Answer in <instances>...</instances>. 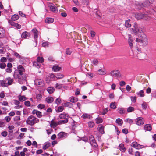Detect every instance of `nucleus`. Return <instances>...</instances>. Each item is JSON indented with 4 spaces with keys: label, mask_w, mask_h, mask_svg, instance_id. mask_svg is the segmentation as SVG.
Masks as SVG:
<instances>
[{
    "label": "nucleus",
    "mask_w": 156,
    "mask_h": 156,
    "mask_svg": "<svg viewBox=\"0 0 156 156\" xmlns=\"http://www.w3.org/2000/svg\"><path fill=\"white\" fill-rule=\"evenodd\" d=\"M131 146L134 147L137 149L142 148L143 147V146L138 144L136 142H133L131 145Z\"/></svg>",
    "instance_id": "6e6552de"
},
{
    "label": "nucleus",
    "mask_w": 156,
    "mask_h": 156,
    "mask_svg": "<svg viewBox=\"0 0 156 156\" xmlns=\"http://www.w3.org/2000/svg\"><path fill=\"white\" fill-rule=\"evenodd\" d=\"M19 99L21 101H23L26 100V98L24 96H19Z\"/></svg>",
    "instance_id": "72a5a7b5"
},
{
    "label": "nucleus",
    "mask_w": 156,
    "mask_h": 156,
    "mask_svg": "<svg viewBox=\"0 0 156 156\" xmlns=\"http://www.w3.org/2000/svg\"><path fill=\"white\" fill-rule=\"evenodd\" d=\"M92 63L94 65H96L98 63V61L97 59H94L92 61Z\"/></svg>",
    "instance_id": "bf43d9fd"
},
{
    "label": "nucleus",
    "mask_w": 156,
    "mask_h": 156,
    "mask_svg": "<svg viewBox=\"0 0 156 156\" xmlns=\"http://www.w3.org/2000/svg\"><path fill=\"white\" fill-rule=\"evenodd\" d=\"M48 6L49 8V9L51 10L52 11L55 12L56 11V8L54 6L52 5L51 4H49L48 5Z\"/></svg>",
    "instance_id": "412c9836"
},
{
    "label": "nucleus",
    "mask_w": 156,
    "mask_h": 156,
    "mask_svg": "<svg viewBox=\"0 0 156 156\" xmlns=\"http://www.w3.org/2000/svg\"><path fill=\"white\" fill-rule=\"evenodd\" d=\"M144 129L145 131H150L152 129L151 125L150 124H146L144 126Z\"/></svg>",
    "instance_id": "dca6fc26"
},
{
    "label": "nucleus",
    "mask_w": 156,
    "mask_h": 156,
    "mask_svg": "<svg viewBox=\"0 0 156 156\" xmlns=\"http://www.w3.org/2000/svg\"><path fill=\"white\" fill-rule=\"evenodd\" d=\"M37 61L39 63H42L44 61V59L42 57H38L37 58Z\"/></svg>",
    "instance_id": "f704fd0d"
},
{
    "label": "nucleus",
    "mask_w": 156,
    "mask_h": 156,
    "mask_svg": "<svg viewBox=\"0 0 156 156\" xmlns=\"http://www.w3.org/2000/svg\"><path fill=\"white\" fill-rule=\"evenodd\" d=\"M19 18L18 15H14L12 17L11 19L12 20L16 21Z\"/></svg>",
    "instance_id": "7c9ffc66"
},
{
    "label": "nucleus",
    "mask_w": 156,
    "mask_h": 156,
    "mask_svg": "<svg viewBox=\"0 0 156 156\" xmlns=\"http://www.w3.org/2000/svg\"><path fill=\"white\" fill-rule=\"evenodd\" d=\"M18 72L15 71L14 73V77L16 79H18L19 83L23 84L26 81V77L23 75V73L25 70L23 66L21 65H19L17 67Z\"/></svg>",
    "instance_id": "f257e3e1"
},
{
    "label": "nucleus",
    "mask_w": 156,
    "mask_h": 156,
    "mask_svg": "<svg viewBox=\"0 0 156 156\" xmlns=\"http://www.w3.org/2000/svg\"><path fill=\"white\" fill-rule=\"evenodd\" d=\"M138 37L136 39V42L142 43L144 46H146L148 44V39L147 36L144 34L143 31L137 34Z\"/></svg>",
    "instance_id": "f03ea898"
},
{
    "label": "nucleus",
    "mask_w": 156,
    "mask_h": 156,
    "mask_svg": "<svg viewBox=\"0 0 156 156\" xmlns=\"http://www.w3.org/2000/svg\"><path fill=\"white\" fill-rule=\"evenodd\" d=\"M25 105L27 106H29L30 105V103L29 101H26L24 102Z\"/></svg>",
    "instance_id": "69168bd1"
},
{
    "label": "nucleus",
    "mask_w": 156,
    "mask_h": 156,
    "mask_svg": "<svg viewBox=\"0 0 156 156\" xmlns=\"http://www.w3.org/2000/svg\"><path fill=\"white\" fill-rule=\"evenodd\" d=\"M82 118L84 119H90V116L89 114L86 113L84 114L82 116Z\"/></svg>",
    "instance_id": "c9c22d12"
},
{
    "label": "nucleus",
    "mask_w": 156,
    "mask_h": 156,
    "mask_svg": "<svg viewBox=\"0 0 156 156\" xmlns=\"http://www.w3.org/2000/svg\"><path fill=\"white\" fill-rule=\"evenodd\" d=\"M96 123L97 124H99L102 122V119L101 118H98L95 119Z\"/></svg>",
    "instance_id": "473e14b6"
},
{
    "label": "nucleus",
    "mask_w": 156,
    "mask_h": 156,
    "mask_svg": "<svg viewBox=\"0 0 156 156\" xmlns=\"http://www.w3.org/2000/svg\"><path fill=\"white\" fill-rule=\"evenodd\" d=\"M98 130L101 133L103 134L104 133V127L103 126L101 125H100L98 126Z\"/></svg>",
    "instance_id": "4be33fe9"
},
{
    "label": "nucleus",
    "mask_w": 156,
    "mask_h": 156,
    "mask_svg": "<svg viewBox=\"0 0 156 156\" xmlns=\"http://www.w3.org/2000/svg\"><path fill=\"white\" fill-rule=\"evenodd\" d=\"M108 111V108H107L103 110V112L101 114L104 115L106 114Z\"/></svg>",
    "instance_id": "5fc2aeb1"
},
{
    "label": "nucleus",
    "mask_w": 156,
    "mask_h": 156,
    "mask_svg": "<svg viewBox=\"0 0 156 156\" xmlns=\"http://www.w3.org/2000/svg\"><path fill=\"white\" fill-rule=\"evenodd\" d=\"M54 99L51 97H48L45 99V101L48 103H50L53 102Z\"/></svg>",
    "instance_id": "f3484780"
},
{
    "label": "nucleus",
    "mask_w": 156,
    "mask_h": 156,
    "mask_svg": "<svg viewBox=\"0 0 156 156\" xmlns=\"http://www.w3.org/2000/svg\"><path fill=\"white\" fill-rule=\"evenodd\" d=\"M32 113L33 114H36L37 116L40 118L42 116V113L41 112L36 110H33Z\"/></svg>",
    "instance_id": "9b49d317"
},
{
    "label": "nucleus",
    "mask_w": 156,
    "mask_h": 156,
    "mask_svg": "<svg viewBox=\"0 0 156 156\" xmlns=\"http://www.w3.org/2000/svg\"><path fill=\"white\" fill-rule=\"evenodd\" d=\"M6 58L4 57H2L0 59V61L2 63L6 62Z\"/></svg>",
    "instance_id": "13d9d810"
},
{
    "label": "nucleus",
    "mask_w": 156,
    "mask_h": 156,
    "mask_svg": "<svg viewBox=\"0 0 156 156\" xmlns=\"http://www.w3.org/2000/svg\"><path fill=\"white\" fill-rule=\"evenodd\" d=\"M64 76L61 74H58L57 75L55 76L57 79H60L63 78Z\"/></svg>",
    "instance_id": "79ce46f5"
},
{
    "label": "nucleus",
    "mask_w": 156,
    "mask_h": 156,
    "mask_svg": "<svg viewBox=\"0 0 156 156\" xmlns=\"http://www.w3.org/2000/svg\"><path fill=\"white\" fill-rule=\"evenodd\" d=\"M134 110V108L133 107H129L127 109V112H130Z\"/></svg>",
    "instance_id": "3c124183"
},
{
    "label": "nucleus",
    "mask_w": 156,
    "mask_h": 156,
    "mask_svg": "<svg viewBox=\"0 0 156 156\" xmlns=\"http://www.w3.org/2000/svg\"><path fill=\"white\" fill-rule=\"evenodd\" d=\"M119 113L123 114L124 113V111L123 108H120L117 109Z\"/></svg>",
    "instance_id": "6e6d98bb"
},
{
    "label": "nucleus",
    "mask_w": 156,
    "mask_h": 156,
    "mask_svg": "<svg viewBox=\"0 0 156 156\" xmlns=\"http://www.w3.org/2000/svg\"><path fill=\"white\" fill-rule=\"evenodd\" d=\"M55 87L56 88L60 89L62 87V85L61 84H58L57 83L55 85Z\"/></svg>",
    "instance_id": "864d4df0"
},
{
    "label": "nucleus",
    "mask_w": 156,
    "mask_h": 156,
    "mask_svg": "<svg viewBox=\"0 0 156 156\" xmlns=\"http://www.w3.org/2000/svg\"><path fill=\"white\" fill-rule=\"evenodd\" d=\"M130 98L132 102H135L136 101V97H131Z\"/></svg>",
    "instance_id": "e2e57ef3"
},
{
    "label": "nucleus",
    "mask_w": 156,
    "mask_h": 156,
    "mask_svg": "<svg viewBox=\"0 0 156 156\" xmlns=\"http://www.w3.org/2000/svg\"><path fill=\"white\" fill-rule=\"evenodd\" d=\"M7 134L8 133L6 131L3 132L1 133L2 135L3 136H7Z\"/></svg>",
    "instance_id": "0e129e2a"
},
{
    "label": "nucleus",
    "mask_w": 156,
    "mask_h": 156,
    "mask_svg": "<svg viewBox=\"0 0 156 156\" xmlns=\"http://www.w3.org/2000/svg\"><path fill=\"white\" fill-rule=\"evenodd\" d=\"M68 122V120L67 119H65L64 120H60L58 122L59 125L62 124L66 123Z\"/></svg>",
    "instance_id": "4c0bfd02"
},
{
    "label": "nucleus",
    "mask_w": 156,
    "mask_h": 156,
    "mask_svg": "<svg viewBox=\"0 0 156 156\" xmlns=\"http://www.w3.org/2000/svg\"><path fill=\"white\" fill-rule=\"evenodd\" d=\"M130 30L131 33L135 34H137L143 31L136 23H135L133 24L132 27L130 29Z\"/></svg>",
    "instance_id": "7ed1b4c3"
},
{
    "label": "nucleus",
    "mask_w": 156,
    "mask_h": 156,
    "mask_svg": "<svg viewBox=\"0 0 156 156\" xmlns=\"http://www.w3.org/2000/svg\"><path fill=\"white\" fill-rule=\"evenodd\" d=\"M5 31L4 29L0 27V38H2L4 37Z\"/></svg>",
    "instance_id": "a211bd4d"
},
{
    "label": "nucleus",
    "mask_w": 156,
    "mask_h": 156,
    "mask_svg": "<svg viewBox=\"0 0 156 156\" xmlns=\"http://www.w3.org/2000/svg\"><path fill=\"white\" fill-rule=\"evenodd\" d=\"M57 136L59 139L63 138L66 136V133L61 132L59 133L58 135Z\"/></svg>",
    "instance_id": "4468645a"
},
{
    "label": "nucleus",
    "mask_w": 156,
    "mask_h": 156,
    "mask_svg": "<svg viewBox=\"0 0 156 156\" xmlns=\"http://www.w3.org/2000/svg\"><path fill=\"white\" fill-rule=\"evenodd\" d=\"M50 145V143H46L43 146V148L45 150L48 148Z\"/></svg>",
    "instance_id": "49530a36"
},
{
    "label": "nucleus",
    "mask_w": 156,
    "mask_h": 156,
    "mask_svg": "<svg viewBox=\"0 0 156 156\" xmlns=\"http://www.w3.org/2000/svg\"><path fill=\"white\" fill-rule=\"evenodd\" d=\"M138 95H140V97H143L144 96V92L143 90H141L140 92L137 93Z\"/></svg>",
    "instance_id": "a19ab883"
},
{
    "label": "nucleus",
    "mask_w": 156,
    "mask_h": 156,
    "mask_svg": "<svg viewBox=\"0 0 156 156\" xmlns=\"http://www.w3.org/2000/svg\"><path fill=\"white\" fill-rule=\"evenodd\" d=\"M42 97V95L41 94H38L36 97V98L38 100H40Z\"/></svg>",
    "instance_id": "4d7b16f0"
},
{
    "label": "nucleus",
    "mask_w": 156,
    "mask_h": 156,
    "mask_svg": "<svg viewBox=\"0 0 156 156\" xmlns=\"http://www.w3.org/2000/svg\"><path fill=\"white\" fill-rule=\"evenodd\" d=\"M54 89L53 87H49L47 89V91L49 94H52L54 91Z\"/></svg>",
    "instance_id": "c85d7f7f"
},
{
    "label": "nucleus",
    "mask_w": 156,
    "mask_h": 156,
    "mask_svg": "<svg viewBox=\"0 0 156 156\" xmlns=\"http://www.w3.org/2000/svg\"><path fill=\"white\" fill-rule=\"evenodd\" d=\"M0 82L1 85L2 87H7L8 86L5 81L4 80H0Z\"/></svg>",
    "instance_id": "cd10ccee"
},
{
    "label": "nucleus",
    "mask_w": 156,
    "mask_h": 156,
    "mask_svg": "<svg viewBox=\"0 0 156 156\" xmlns=\"http://www.w3.org/2000/svg\"><path fill=\"white\" fill-rule=\"evenodd\" d=\"M142 108L144 109H146L147 108V105L145 103H144L142 104Z\"/></svg>",
    "instance_id": "774afa93"
},
{
    "label": "nucleus",
    "mask_w": 156,
    "mask_h": 156,
    "mask_svg": "<svg viewBox=\"0 0 156 156\" xmlns=\"http://www.w3.org/2000/svg\"><path fill=\"white\" fill-rule=\"evenodd\" d=\"M39 119L32 116L29 117L26 120V123L32 126L39 122Z\"/></svg>",
    "instance_id": "20e7f679"
},
{
    "label": "nucleus",
    "mask_w": 156,
    "mask_h": 156,
    "mask_svg": "<svg viewBox=\"0 0 156 156\" xmlns=\"http://www.w3.org/2000/svg\"><path fill=\"white\" fill-rule=\"evenodd\" d=\"M88 126L89 128H92L94 126V123L92 122H89L88 123Z\"/></svg>",
    "instance_id": "e433bc0d"
},
{
    "label": "nucleus",
    "mask_w": 156,
    "mask_h": 156,
    "mask_svg": "<svg viewBox=\"0 0 156 156\" xmlns=\"http://www.w3.org/2000/svg\"><path fill=\"white\" fill-rule=\"evenodd\" d=\"M59 125L58 122L52 120L50 122V126L51 127L55 128Z\"/></svg>",
    "instance_id": "1a4fd4ad"
},
{
    "label": "nucleus",
    "mask_w": 156,
    "mask_h": 156,
    "mask_svg": "<svg viewBox=\"0 0 156 156\" xmlns=\"http://www.w3.org/2000/svg\"><path fill=\"white\" fill-rule=\"evenodd\" d=\"M11 119V118L9 116H6L5 118V119L7 122H9Z\"/></svg>",
    "instance_id": "338daca9"
},
{
    "label": "nucleus",
    "mask_w": 156,
    "mask_h": 156,
    "mask_svg": "<svg viewBox=\"0 0 156 156\" xmlns=\"http://www.w3.org/2000/svg\"><path fill=\"white\" fill-rule=\"evenodd\" d=\"M45 22L48 23H52L54 22V19L51 18H48L46 19Z\"/></svg>",
    "instance_id": "a878e982"
},
{
    "label": "nucleus",
    "mask_w": 156,
    "mask_h": 156,
    "mask_svg": "<svg viewBox=\"0 0 156 156\" xmlns=\"http://www.w3.org/2000/svg\"><path fill=\"white\" fill-rule=\"evenodd\" d=\"M116 122L119 125H121L122 124V120L118 118L116 120Z\"/></svg>",
    "instance_id": "58836bf2"
},
{
    "label": "nucleus",
    "mask_w": 156,
    "mask_h": 156,
    "mask_svg": "<svg viewBox=\"0 0 156 156\" xmlns=\"http://www.w3.org/2000/svg\"><path fill=\"white\" fill-rule=\"evenodd\" d=\"M14 128V127L13 126H9L8 128L9 129V132L10 133H12V132L13 131L12 130Z\"/></svg>",
    "instance_id": "09e8293b"
},
{
    "label": "nucleus",
    "mask_w": 156,
    "mask_h": 156,
    "mask_svg": "<svg viewBox=\"0 0 156 156\" xmlns=\"http://www.w3.org/2000/svg\"><path fill=\"white\" fill-rule=\"evenodd\" d=\"M125 26L126 27H131V24L130 20H128L125 22Z\"/></svg>",
    "instance_id": "bb28decb"
},
{
    "label": "nucleus",
    "mask_w": 156,
    "mask_h": 156,
    "mask_svg": "<svg viewBox=\"0 0 156 156\" xmlns=\"http://www.w3.org/2000/svg\"><path fill=\"white\" fill-rule=\"evenodd\" d=\"M59 118L61 119H67L69 116L67 114H61L59 115Z\"/></svg>",
    "instance_id": "aec40b11"
},
{
    "label": "nucleus",
    "mask_w": 156,
    "mask_h": 156,
    "mask_svg": "<svg viewBox=\"0 0 156 156\" xmlns=\"http://www.w3.org/2000/svg\"><path fill=\"white\" fill-rule=\"evenodd\" d=\"M11 25L15 27L17 29H20L21 28V26L20 25L17 23H15L13 22H10Z\"/></svg>",
    "instance_id": "2eb2a0df"
},
{
    "label": "nucleus",
    "mask_w": 156,
    "mask_h": 156,
    "mask_svg": "<svg viewBox=\"0 0 156 156\" xmlns=\"http://www.w3.org/2000/svg\"><path fill=\"white\" fill-rule=\"evenodd\" d=\"M144 18L145 20H149L151 19L150 17L146 15H144Z\"/></svg>",
    "instance_id": "680f3d73"
},
{
    "label": "nucleus",
    "mask_w": 156,
    "mask_h": 156,
    "mask_svg": "<svg viewBox=\"0 0 156 156\" xmlns=\"http://www.w3.org/2000/svg\"><path fill=\"white\" fill-rule=\"evenodd\" d=\"M98 73L101 75H104L106 73V71L104 69H100L98 71Z\"/></svg>",
    "instance_id": "b1692460"
},
{
    "label": "nucleus",
    "mask_w": 156,
    "mask_h": 156,
    "mask_svg": "<svg viewBox=\"0 0 156 156\" xmlns=\"http://www.w3.org/2000/svg\"><path fill=\"white\" fill-rule=\"evenodd\" d=\"M34 82L35 84L40 87H43L44 84V81L41 79H36Z\"/></svg>",
    "instance_id": "39448f33"
},
{
    "label": "nucleus",
    "mask_w": 156,
    "mask_h": 156,
    "mask_svg": "<svg viewBox=\"0 0 156 156\" xmlns=\"http://www.w3.org/2000/svg\"><path fill=\"white\" fill-rule=\"evenodd\" d=\"M128 41L129 44V45L130 47L131 48H132L133 47V40L131 38V35L130 34H128Z\"/></svg>",
    "instance_id": "f8f14e48"
},
{
    "label": "nucleus",
    "mask_w": 156,
    "mask_h": 156,
    "mask_svg": "<svg viewBox=\"0 0 156 156\" xmlns=\"http://www.w3.org/2000/svg\"><path fill=\"white\" fill-rule=\"evenodd\" d=\"M72 53V51L70 50L69 49H67L66 51V53L67 55H70Z\"/></svg>",
    "instance_id": "052dcab7"
},
{
    "label": "nucleus",
    "mask_w": 156,
    "mask_h": 156,
    "mask_svg": "<svg viewBox=\"0 0 156 156\" xmlns=\"http://www.w3.org/2000/svg\"><path fill=\"white\" fill-rule=\"evenodd\" d=\"M33 66L37 68H39L40 67L41 64L38 62H34L33 63Z\"/></svg>",
    "instance_id": "2f4dec72"
},
{
    "label": "nucleus",
    "mask_w": 156,
    "mask_h": 156,
    "mask_svg": "<svg viewBox=\"0 0 156 156\" xmlns=\"http://www.w3.org/2000/svg\"><path fill=\"white\" fill-rule=\"evenodd\" d=\"M32 31L34 33V38L36 39L38 36V31L36 29H34L32 30Z\"/></svg>",
    "instance_id": "5701e85b"
},
{
    "label": "nucleus",
    "mask_w": 156,
    "mask_h": 156,
    "mask_svg": "<svg viewBox=\"0 0 156 156\" xmlns=\"http://www.w3.org/2000/svg\"><path fill=\"white\" fill-rule=\"evenodd\" d=\"M30 36L29 33L26 31L23 32L21 35V37L23 38H26L29 37Z\"/></svg>",
    "instance_id": "9d476101"
},
{
    "label": "nucleus",
    "mask_w": 156,
    "mask_h": 156,
    "mask_svg": "<svg viewBox=\"0 0 156 156\" xmlns=\"http://www.w3.org/2000/svg\"><path fill=\"white\" fill-rule=\"evenodd\" d=\"M37 107L38 108L42 109L45 107V105L44 104H40L38 105Z\"/></svg>",
    "instance_id": "a18cd8bd"
},
{
    "label": "nucleus",
    "mask_w": 156,
    "mask_h": 156,
    "mask_svg": "<svg viewBox=\"0 0 156 156\" xmlns=\"http://www.w3.org/2000/svg\"><path fill=\"white\" fill-rule=\"evenodd\" d=\"M144 15L141 13H137L135 15V17L137 20H140L144 18Z\"/></svg>",
    "instance_id": "ddd939ff"
},
{
    "label": "nucleus",
    "mask_w": 156,
    "mask_h": 156,
    "mask_svg": "<svg viewBox=\"0 0 156 156\" xmlns=\"http://www.w3.org/2000/svg\"><path fill=\"white\" fill-rule=\"evenodd\" d=\"M64 109V107L62 106H59L58 108L56 110V112H62Z\"/></svg>",
    "instance_id": "37998d69"
},
{
    "label": "nucleus",
    "mask_w": 156,
    "mask_h": 156,
    "mask_svg": "<svg viewBox=\"0 0 156 156\" xmlns=\"http://www.w3.org/2000/svg\"><path fill=\"white\" fill-rule=\"evenodd\" d=\"M6 66L5 63H1L0 64V68L2 69H4Z\"/></svg>",
    "instance_id": "8fccbe9b"
},
{
    "label": "nucleus",
    "mask_w": 156,
    "mask_h": 156,
    "mask_svg": "<svg viewBox=\"0 0 156 156\" xmlns=\"http://www.w3.org/2000/svg\"><path fill=\"white\" fill-rule=\"evenodd\" d=\"M55 102L57 105L61 103V99L59 98H58L56 99L55 101Z\"/></svg>",
    "instance_id": "603ef678"
},
{
    "label": "nucleus",
    "mask_w": 156,
    "mask_h": 156,
    "mask_svg": "<svg viewBox=\"0 0 156 156\" xmlns=\"http://www.w3.org/2000/svg\"><path fill=\"white\" fill-rule=\"evenodd\" d=\"M89 140L91 144L92 143L93 144V143H94L95 141V139L94 138V137L93 136L91 135L90 136L89 138Z\"/></svg>",
    "instance_id": "ea45409f"
},
{
    "label": "nucleus",
    "mask_w": 156,
    "mask_h": 156,
    "mask_svg": "<svg viewBox=\"0 0 156 156\" xmlns=\"http://www.w3.org/2000/svg\"><path fill=\"white\" fill-rule=\"evenodd\" d=\"M119 147L120 150L122 152H125L126 149L124 147V145L122 144H121L119 145Z\"/></svg>",
    "instance_id": "c756f323"
},
{
    "label": "nucleus",
    "mask_w": 156,
    "mask_h": 156,
    "mask_svg": "<svg viewBox=\"0 0 156 156\" xmlns=\"http://www.w3.org/2000/svg\"><path fill=\"white\" fill-rule=\"evenodd\" d=\"M61 68V67L58 65H55L53 66L52 69L55 72H57L59 71Z\"/></svg>",
    "instance_id": "6ab92c4d"
},
{
    "label": "nucleus",
    "mask_w": 156,
    "mask_h": 156,
    "mask_svg": "<svg viewBox=\"0 0 156 156\" xmlns=\"http://www.w3.org/2000/svg\"><path fill=\"white\" fill-rule=\"evenodd\" d=\"M110 74L112 76L117 77L120 74V72L118 70H115L111 71L110 72Z\"/></svg>",
    "instance_id": "423d86ee"
},
{
    "label": "nucleus",
    "mask_w": 156,
    "mask_h": 156,
    "mask_svg": "<svg viewBox=\"0 0 156 156\" xmlns=\"http://www.w3.org/2000/svg\"><path fill=\"white\" fill-rule=\"evenodd\" d=\"M115 102H112L110 105V107L111 108L115 109L116 108V106L115 105Z\"/></svg>",
    "instance_id": "de8ad7c7"
},
{
    "label": "nucleus",
    "mask_w": 156,
    "mask_h": 156,
    "mask_svg": "<svg viewBox=\"0 0 156 156\" xmlns=\"http://www.w3.org/2000/svg\"><path fill=\"white\" fill-rule=\"evenodd\" d=\"M6 80L8 81V83H7L8 86L11 85L13 81V79H11L10 77L6 78Z\"/></svg>",
    "instance_id": "393cba45"
},
{
    "label": "nucleus",
    "mask_w": 156,
    "mask_h": 156,
    "mask_svg": "<svg viewBox=\"0 0 156 156\" xmlns=\"http://www.w3.org/2000/svg\"><path fill=\"white\" fill-rule=\"evenodd\" d=\"M136 124L139 126L142 125L144 122V119L141 117H138L136 119Z\"/></svg>",
    "instance_id": "0eeeda50"
},
{
    "label": "nucleus",
    "mask_w": 156,
    "mask_h": 156,
    "mask_svg": "<svg viewBox=\"0 0 156 156\" xmlns=\"http://www.w3.org/2000/svg\"><path fill=\"white\" fill-rule=\"evenodd\" d=\"M70 101L72 103H74L78 101V99L76 98H70Z\"/></svg>",
    "instance_id": "c03bdc74"
}]
</instances>
